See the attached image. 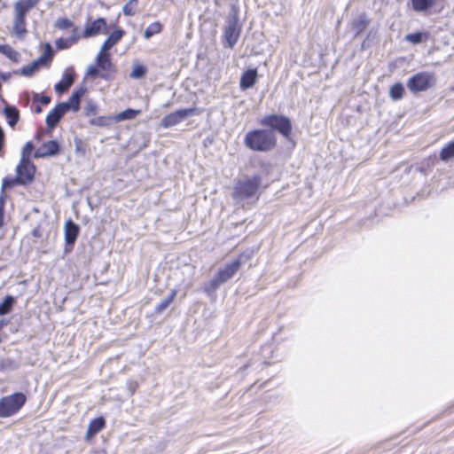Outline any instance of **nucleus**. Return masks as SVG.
I'll use <instances>...</instances> for the list:
<instances>
[{"label": "nucleus", "instance_id": "obj_1", "mask_svg": "<svg viewBox=\"0 0 454 454\" xmlns=\"http://www.w3.org/2000/svg\"><path fill=\"white\" fill-rule=\"evenodd\" d=\"M244 145L254 152H269L276 146L277 137L268 129H253L246 134Z\"/></svg>", "mask_w": 454, "mask_h": 454}, {"label": "nucleus", "instance_id": "obj_2", "mask_svg": "<svg viewBox=\"0 0 454 454\" xmlns=\"http://www.w3.org/2000/svg\"><path fill=\"white\" fill-rule=\"evenodd\" d=\"M262 176L255 174L252 176H246L237 181L233 190V199L236 200H247L258 198L257 192L262 184Z\"/></svg>", "mask_w": 454, "mask_h": 454}, {"label": "nucleus", "instance_id": "obj_3", "mask_svg": "<svg viewBox=\"0 0 454 454\" xmlns=\"http://www.w3.org/2000/svg\"><path fill=\"white\" fill-rule=\"evenodd\" d=\"M38 0H20L14 4L15 16L13 19V33L22 38L27 34L26 16L27 13L34 8Z\"/></svg>", "mask_w": 454, "mask_h": 454}, {"label": "nucleus", "instance_id": "obj_4", "mask_svg": "<svg viewBox=\"0 0 454 454\" xmlns=\"http://www.w3.org/2000/svg\"><path fill=\"white\" fill-rule=\"evenodd\" d=\"M27 396L21 392L4 396L0 399V418L16 414L26 403Z\"/></svg>", "mask_w": 454, "mask_h": 454}, {"label": "nucleus", "instance_id": "obj_5", "mask_svg": "<svg viewBox=\"0 0 454 454\" xmlns=\"http://www.w3.org/2000/svg\"><path fill=\"white\" fill-rule=\"evenodd\" d=\"M261 125L268 127L269 130H272L281 134L284 137H289L292 132L291 120L284 115L269 114L264 116L261 121Z\"/></svg>", "mask_w": 454, "mask_h": 454}, {"label": "nucleus", "instance_id": "obj_6", "mask_svg": "<svg viewBox=\"0 0 454 454\" xmlns=\"http://www.w3.org/2000/svg\"><path fill=\"white\" fill-rule=\"evenodd\" d=\"M239 270V262H231V263L225 264L223 268L218 270L214 278L209 281L205 287V291L207 293H214L221 285L233 278Z\"/></svg>", "mask_w": 454, "mask_h": 454}, {"label": "nucleus", "instance_id": "obj_7", "mask_svg": "<svg viewBox=\"0 0 454 454\" xmlns=\"http://www.w3.org/2000/svg\"><path fill=\"white\" fill-rule=\"evenodd\" d=\"M435 83L434 74L428 72H419L409 78L407 82L408 89L414 94L426 91Z\"/></svg>", "mask_w": 454, "mask_h": 454}, {"label": "nucleus", "instance_id": "obj_8", "mask_svg": "<svg viewBox=\"0 0 454 454\" xmlns=\"http://www.w3.org/2000/svg\"><path fill=\"white\" fill-rule=\"evenodd\" d=\"M95 60L96 65L102 71L100 78L105 81H112L114 78L116 68L111 61L110 53L99 51Z\"/></svg>", "mask_w": 454, "mask_h": 454}, {"label": "nucleus", "instance_id": "obj_9", "mask_svg": "<svg viewBox=\"0 0 454 454\" xmlns=\"http://www.w3.org/2000/svg\"><path fill=\"white\" fill-rule=\"evenodd\" d=\"M195 108L176 110L169 114L165 115L160 121V125L165 129L171 128L181 123L187 117L195 114Z\"/></svg>", "mask_w": 454, "mask_h": 454}, {"label": "nucleus", "instance_id": "obj_10", "mask_svg": "<svg viewBox=\"0 0 454 454\" xmlns=\"http://www.w3.org/2000/svg\"><path fill=\"white\" fill-rule=\"evenodd\" d=\"M107 29V24L105 18H98L95 20L85 25L81 35L82 38H90L100 34H105Z\"/></svg>", "mask_w": 454, "mask_h": 454}, {"label": "nucleus", "instance_id": "obj_11", "mask_svg": "<svg viewBox=\"0 0 454 454\" xmlns=\"http://www.w3.org/2000/svg\"><path fill=\"white\" fill-rule=\"evenodd\" d=\"M240 34V27L237 17L229 19L224 29V39L229 48L232 49L237 43Z\"/></svg>", "mask_w": 454, "mask_h": 454}, {"label": "nucleus", "instance_id": "obj_12", "mask_svg": "<svg viewBox=\"0 0 454 454\" xmlns=\"http://www.w3.org/2000/svg\"><path fill=\"white\" fill-rule=\"evenodd\" d=\"M16 173L18 176H20V179L23 181L22 185H27L34 181L35 166L32 161H28L27 163L20 161V164L16 168Z\"/></svg>", "mask_w": 454, "mask_h": 454}, {"label": "nucleus", "instance_id": "obj_13", "mask_svg": "<svg viewBox=\"0 0 454 454\" xmlns=\"http://www.w3.org/2000/svg\"><path fill=\"white\" fill-rule=\"evenodd\" d=\"M66 113H67V104L59 103L46 116L47 127L53 129Z\"/></svg>", "mask_w": 454, "mask_h": 454}, {"label": "nucleus", "instance_id": "obj_14", "mask_svg": "<svg viewBox=\"0 0 454 454\" xmlns=\"http://www.w3.org/2000/svg\"><path fill=\"white\" fill-rule=\"evenodd\" d=\"M60 150L59 145L56 140H50L43 143L39 148H37L34 153L35 158H46L49 156H54L59 153Z\"/></svg>", "mask_w": 454, "mask_h": 454}, {"label": "nucleus", "instance_id": "obj_15", "mask_svg": "<svg viewBox=\"0 0 454 454\" xmlns=\"http://www.w3.org/2000/svg\"><path fill=\"white\" fill-rule=\"evenodd\" d=\"M75 74L73 67L67 68L64 73L61 81L55 84V90L57 93L61 94L66 92L74 83Z\"/></svg>", "mask_w": 454, "mask_h": 454}, {"label": "nucleus", "instance_id": "obj_16", "mask_svg": "<svg viewBox=\"0 0 454 454\" xmlns=\"http://www.w3.org/2000/svg\"><path fill=\"white\" fill-rule=\"evenodd\" d=\"M86 88L85 87H80L77 90H75L71 97L69 98L68 101L67 102H60L61 104H67V112L73 111V112H78L80 109V103L82 100V98L86 93Z\"/></svg>", "mask_w": 454, "mask_h": 454}, {"label": "nucleus", "instance_id": "obj_17", "mask_svg": "<svg viewBox=\"0 0 454 454\" xmlns=\"http://www.w3.org/2000/svg\"><path fill=\"white\" fill-rule=\"evenodd\" d=\"M80 228L72 220H68L65 224V242L66 246L73 247L75 243Z\"/></svg>", "mask_w": 454, "mask_h": 454}, {"label": "nucleus", "instance_id": "obj_18", "mask_svg": "<svg viewBox=\"0 0 454 454\" xmlns=\"http://www.w3.org/2000/svg\"><path fill=\"white\" fill-rule=\"evenodd\" d=\"M370 24V19L366 13L362 12L356 17L351 22V29L354 31V36L357 37L362 32H364Z\"/></svg>", "mask_w": 454, "mask_h": 454}, {"label": "nucleus", "instance_id": "obj_19", "mask_svg": "<svg viewBox=\"0 0 454 454\" xmlns=\"http://www.w3.org/2000/svg\"><path fill=\"white\" fill-rule=\"evenodd\" d=\"M81 38V35L79 33V28L77 27H74L72 30L71 36L67 38H58L55 41V45L59 50H65L69 48L70 46L75 44L79 39Z\"/></svg>", "mask_w": 454, "mask_h": 454}, {"label": "nucleus", "instance_id": "obj_20", "mask_svg": "<svg viewBox=\"0 0 454 454\" xmlns=\"http://www.w3.org/2000/svg\"><path fill=\"white\" fill-rule=\"evenodd\" d=\"M257 70L248 69L245 71L240 77L239 87L242 90L252 88L257 81Z\"/></svg>", "mask_w": 454, "mask_h": 454}, {"label": "nucleus", "instance_id": "obj_21", "mask_svg": "<svg viewBox=\"0 0 454 454\" xmlns=\"http://www.w3.org/2000/svg\"><path fill=\"white\" fill-rule=\"evenodd\" d=\"M125 34L122 28H116L113 31L103 43L100 51L107 52L112 47H114L119 41L121 40Z\"/></svg>", "mask_w": 454, "mask_h": 454}, {"label": "nucleus", "instance_id": "obj_22", "mask_svg": "<svg viewBox=\"0 0 454 454\" xmlns=\"http://www.w3.org/2000/svg\"><path fill=\"white\" fill-rule=\"evenodd\" d=\"M106 426V421L103 417L93 419L87 428L86 439H90L100 432Z\"/></svg>", "mask_w": 454, "mask_h": 454}, {"label": "nucleus", "instance_id": "obj_23", "mask_svg": "<svg viewBox=\"0 0 454 454\" xmlns=\"http://www.w3.org/2000/svg\"><path fill=\"white\" fill-rule=\"evenodd\" d=\"M4 114L7 119L10 127L14 128L20 120V113L16 106H6L4 108Z\"/></svg>", "mask_w": 454, "mask_h": 454}, {"label": "nucleus", "instance_id": "obj_24", "mask_svg": "<svg viewBox=\"0 0 454 454\" xmlns=\"http://www.w3.org/2000/svg\"><path fill=\"white\" fill-rule=\"evenodd\" d=\"M412 9L418 12L429 11L437 3V0H411Z\"/></svg>", "mask_w": 454, "mask_h": 454}, {"label": "nucleus", "instance_id": "obj_25", "mask_svg": "<svg viewBox=\"0 0 454 454\" xmlns=\"http://www.w3.org/2000/svg\"><path fill=\"white\" fill-rule=\"evenodd\" d=\"M0 53L5 55L12 61L18 63L20 54L8 44H0Z\"/></svg>", "mask_w": 454, "mask_h": 454}, {"label": "nucleus", "instance_id": "obj_26", "mask_svg": "<svg viewBox=\"0 0 454 454\" xmlns=\"http://www.w3.org/2000/svg\"><path fill=\"white\" fill-rule=\"evenodd\" d=\"M139 114H140L139 110L128 108V109L119 113L117 115L114 116V122H119V121H127V120H132L136 116H137Z\"/></svg>", "mask_w": 454, "mask_h": 454}, {"label": "nucleus", "instance_id": "obj_27", "mask_svg": "<svg viewBox=\"0 0 454 454\" xmlns=\"http://www.w3.org/2000/svg\"><path fill=\"white\" fill-rule=\"evenodd\" d=\"M176 294V290H172L171 293L155 307V313L161 314L174 301Z\"/></svg>", "mask_w": 454, "mask_h": 454}, {"label": "nucleus", "instance_id": "obj_28", "mask_svg": "<svg viewBox=\"0 0 454 454\" xmlns=\"http://www.w3.org/2000/svg\"><path fill=\"white\" fill-rule=\"evenodd\" d=\"M15 303V298L12 295H7L2 303H0V316L9 314Z\"/></svg>", "mask_w": 454, "mask_h": 454}, {"label": "nucleus", "instance_id": "obj_29", "mask_svg": "<svg viewBox=\"0 0 454 454\" xmlns=\"http://www.w3.org/2000/svg\"><path fill=\"white\" fill-rule=\"evenodd\" d=\"M404 87L401 82H396L390 87L389 97L395 100H400L403 97Z\"/></svg>", "mask_w": 454, "mask_h": 454}, {"label": "nucleus", "instance_id": "obj_30", "mask_svg": "<svg viewBox=\"0 0 454 454\" xmlns=\"http://www.w3.org/2000/svg\"><path fill=\"white\" fill-rule=\"evenodd\" d=\"M439 157L442 161L454 159V140L441 150Z\"/></svg>", "mask_w": 454, "mask_h": 454}, {"label": "nucleus", "instance_id": "obj_31", "mask_svg": "<svg viewBox=\"0 0 454 454\" xmlns=\"http://www.w3.org/2000/svg\"><path fill=\"white\" fill-rule=\"evenodd\" d=\"M114 121L112 116H98L91 119L90 123L98 127H106L111 125Z\"/></svg>", "mask_w": 454, "mask_h": 454}, {"label": "nucleus", "instance_id": "obj_32", "mask_svg": "<svg viewBox=\"0 0 454 454\" xmlns=\"http://www.w3.org/2000/svg\"><path fill=\"white\" fill-rule=\"evenodd\" d=\"M20 367V364L11 358L7 357L0 362V371H15Z\"/></svg>", "mask_w": 454, "mask_h": 454}, {"label": "nucleus", "instance_id": "obj_33", "mask_svg": "<svg viewBox=\"0 0 454 454\" xmlns=\"http://www.w3.org/2000/svg\"><path fill=\"white\" fill-rule=\"evenodd\" d=\"M161 29L162 25L160 22H153L145 28L144 32V36L145 38L149 39L154 35L159 34L161 31Z\"/></svg>", "mask_w": 454, "mask_h": 454}, {"label": "nucleus", "instance_id": "obj_34", "mask_svg": "<svg viewBox=\"0 0 454 454\" xmlns=\"http://www.w3.org/2000/svg\"><path fill=\"white\" fill-rule=\"evenodd\" d=\"M427 38V34L423 32H416L405 35V41L413 44H419Z\"/></svg>", "mask_w": 454, "mask_h": 454}, {"label": "nucleus", "instance_id": "obj_35", "mask_svg": "<svg viewBox=\"0 0 454 454\" xmlns=\"http://www.w3.org/2000/svg\"><path fill=\"white\" fill-rule=\"evenodd\" d=\"M39 67L37 66L36 62L33 61L31 64L23 67L19 72H14L15 74H21L22 76H31L35 72L39 70Z\"/></svg>", "mask_w": 454, "mask_h": 454}, {"label": "nucleus", "instance_id": "obj_36", "mask_svg": "<svg viewBox=\"0 0 454 454\" xmlns=\"http://www.w3.org/2000/svg\"><path fill=\"white\" fill-rule=\"evenodd\" d=\"M46 45H47L46 51L42 56H40L36 60H35V62H36V64L39 67H41L42 66L47 65L52 59L51 46L49 43H47Z\"/></svg>", "mask_w": 454, "mask_h": 454}, {"label": "nucleus", "instance_id": "obj_37", "mask_svg": "<svg viewBox=\"0 0 454 454\" xmlns=\"http://www.w3.org/2000/svg\"><path fill=\"white\" fill-rule=\"evenodd\" d=\"M46 45H47L46 51L42 56H40L36 60H35V62H36V64L39 67H41L42 66L47 65L52 59L51 46L49 43H47Z\"/></svg>", "mask_w": 454, "mask_h": 454}, {"label": "nucleus", "instance_id": "obj_38", "mask_svg": "<svg viewBox=\"0 0 454 454\" xmlns=\"http://www.w3.org/2000/svg\"><path fill=\"white\" fill-rule=\"evenodd\" d=\"M22 183H23V181L20 179V176H18V175H16V176L13 178H9V177L4 178L3 182H2L1 188H2V190H5L7 188L13 187L16 184L22 185Z\"/></svg>", "mask_w": 454, "mask_h": 454}, {"label": "nucleus", "instance_id": "obj_39", "mask_svg": "<svg viewBox=\"0 0 454 454\" xmlns=\"http://www.w3.org/2000/svg\"><path fill=\"white\" fill-rule=\"evenodd\" d=\"M138 0H129L122 8L125 16H133L136 13Z\"/></svg>", "mask_w": 454, "mask_h": 454}, {"label": "nucleus", "instance_id": "obj_40", "mask_svg": "<svg viewBox=\"0 0 454 454\" xmlns=\"http://www.w3.org/2000/svg\"><path fill=\"white\" fill-rule=\"evenodd\" d=\"M34 149V145L32 142H27L25 146L23 147L22 149V152H21V158H20V161H22V163H27L28 161H31L30 160V154L32 153Z\"/></svg>", "mask_w": 454, "mask_h": 454}, {"label": "nucleus", "instance_id": "obj_41", "mask_svg": "<svg viewBox=\"0 0 454 454\" xmlns=\"http://www.w3.org/2000/svg\"><path fill=\"white\" fill-rule=\"evenodd\" d=\"M146 74V67L143 65H136L134 66L129 76L134 79H140L144 77Z\"/></svg>", "mask_w": 454, "mask_h": 454}, {"label": "nucleus", "instance_id": "obj_42", "mask_svg": "<svg viewBox=\"0 0 454 454\" xmlns=\"http://www.w3.org/2000/svg\"><path fill=\"white\" fill-rule=\"evenodd\" d=\"M74 26V23L67 18H59L55 22V27L60 30H67Z\"/></svg>", "mask_w": 454, "mask_h": 454}, {"label": "nucleus", "instance_id": "obj_43", "mask_svg": "<svg viewBox=\"0 0 454 454\" xmlns=\"http://www.w3.org/2000/svg\"><path fill=\"white\" fill-rule=\"evenodd\" d=\"M253 252L252 251H245L239 254V256L234 260L233 262H239V268H240L241 264L248 262L252 257Z\"/></svg>", "mask_w": 454, "mask_h": 454}, {"label": "nucleus", "instance_id": "obj_44", "mask_svg": "<svg viewBox=\"0 0 454 454\" xmlns=\"http://www.w3.org/2000/svg\"><path fill=\"white\" fill-rule=\"evenodd\" d=\"M97 105L93 100H88L84 107V113L86 115H94L97 113Z\"/></svg>", "mask_w": 454, "mask_h": 454}, {"label": "nucleus", "instance_id": "obj_45", "mask_svg": "<svg viewBox=\"0 0 454 454\" xmlns=\"http://www.w3.org/2000/svg\"><path fill=\"white\" fill-rule=\"evenodd\" d=\"M100 68L96 65H90L87 68L86 74L91 78L100 77Z\"/></svg>", "mask_w": 454, "mask_h": 454}, {"label": "nucleus", "instance_id": "obj_46", "mask_svg": "<svg viewBox=\"0 0 454 454\" xmlns=\"http://www.w3.org/2000/svg\"><path fill=\"white\" fill-rule=\"evenodd\" d=\"M33 100L35 102H39L42 105L46 106V105L50 104L51 98V97H49L47 95H41L39 93H34Z\"/></svg>", "mask_w": 454, "mask_h": 454}, {"label": "nucleus", "instance_id": "obj_47", "mask_svg": "<svg viewBox=\"0 0 454 454\" xmlns=\"http://www.w3.org/2000/svg\"><path fill=\"white\" fill-rule=\"evenodd\" d=\"M127 389L130 395H133L138 387V383L136 380H129L126 383Z\"/></svg>", "mask_w": 454, "mask_h": 454}, {"label": "nucleus", "instance_id": "obj_48", "mask_svg": "<svg viewBox=\"0 0 454 454\" xmlns=\"http://www.w3.org/2000/svg\"><path fill=\"white\" fill-rule=\"evenodd\" d=\"M12 76V73L10 72H0V78L4 82H7Z\"/></svg>", "mask_w": 454, "mask_h": 454}, {"label": "nucleus", "instance_id": "obj_49", "mask_svg": "<svg viewBox=\"0 0 454 454\" xmlns=\"http://www.w3.org/2000/svg\"><path fill=\"white\" fill-rule=\"evenodd\" d=\"M6 193L4 192V190L1 189L0 192V205L4 207L5 200H6Z\"/></svg>", "mask_w": 454, "mask_h": 454}, {"label": "nucleus", "instance_id": "obj_50", "mask_svg": "<svg viewBox=\"0 0 454 454\" xmlns=\"http://www.w3.org/2000/svg\"><path fill=\"white\" fill-rule=\"evenodd\" d=\"M32 235H33L35 238H41V237H42V231H41L40 227H36V228H35V229L32 231Z\"/></svg>", "mask_w": 454, "mask_h": 454}, {"label": "nucleus", "instance_id": "obj_51", "mask_svg": "<svg viewBox=\"0 0 454 454\" xmlns=\"http://www.w3.org/2000/svg\"><path fill=\"white\" fill-rule=\"evenodd\" d=\"M4 207L0 205V228L4 225Z\"/></svg>", "mask_w": 454, "mask_h": 454}, {"label": "nucleus", "instance_id": "obj_52", "mask_svg": "<svg viewBox=\"0 0 454 454\" xmlns=\"http://www.w3.org/2000/svg\"><path fill=\"white\" fill-rule=\"evenodd\" d=\"M8 324V321L5 319L0 320V330Z\"/></svg>", "mask_w": 454, "mask_h": 454}, {"label": "nucleus", "instance_id": "obj_53", "mask_svg": "<svg viewBox=\"0 0 454 454\" xmlns=\"http://www.w3.org/2000/svg\"><path fill=\"white\" fill-rule=\"evenodd\" d=\"M35 112L36 114H40L42 112V107L40 106H36L35 108Z\"/></svg>", "mask_w": 454, "mask_h": 454}, {"label": "nucleus", "instance_id": "obj_54", "mask_svg": "<svg viewBox=\"0 0 454 454\" xmlns=\"http://www.w3.org/2000/svg\"><path fill=\"white\" fill-rule=\"evenodd\" d=\"M369 45H362V48L364 49L366 47H368Z\"/></svg>", "mask_w": 454, "mask_h": 454}]
</instances>
